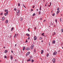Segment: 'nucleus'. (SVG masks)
Returning <instances> with one entry per match:
<instances>
[{"instance_id":"nucleus-17","label":"nucleus","mask_w":63,"mask_h":63,"mask_svg":"<svg viewBox=\"0 0 63 63\" xmlns=\"http://www.w3.org/2000/svg\"><path fill=\"white\" fill-rule=\"evenodd\" d=\"M26 35H27V36H28L29 37V34L28 33L26 34Z\"/></svg>"},{"instance_id":"nucleus-34","label":"nucleus","mask_w":63,"mask_h":63,"mask_svg":"<svg viewBox=\"0 0 63 63\" xmlns=\"http://www.w3.org/2000/svg\"><path fill=\"white\" fill-rule=\"evenodd\" d=\"M60 20L61 22V18H60Z\"/></svg>"},{"instance_id":"nucleus-57","label":"nucleus","mask_w":63,"mask_h":63,"mask_svg":"<svg viewBox=\"0 0 63 63\" xmlns=\"http://www.w3.org/2000/svg\"><path fill=\"white\" fill-rule=\"evenodd\" d=\"M35 30H36V27L35 28H34Z\"/></svg>"},{"instance_id":"nucleus-42","label":"nucleus","mask_w":63,"mask_h":63,"mask_svg":"<svg viewBox=\"0 0 63 63\" xmlns=\"http://www.w3.org/2000/svg\"><path fill=\"white\" fill-rule=\"evenodd\" d=\"M27 42H28L27 41V40H26V42H25L26 43H27Z\"/></svg>"},{"instance_id":"nucleus-22","label":"nucleus","mask_w":63,"mask_h":63,"mask_svg":"<svg viewBox=\"0 0 63 63\" xmlns=\"http://www.w3.org/2000/svg\"><path fill=\"white\" fill-rule=\"evenodd\" d=\"M36 14H35V13H34L33 15H32V16H34Z\"/></svg>"},{"instance_id":"nucleus-59","label":"nucleus","mask_w":63,"mask_h":63,"mask_svg":"<svg viewBox=\"0 0 63 63\" xmlns=\"http://www.w3.org/2000/svg\"><path fill=\"white\" fill-rule=\"evenodd\" d=\"M15 47L16 46V44H15Z\"/></svg>"},{"instance_id":"nucleus-20","label":"nucleus","mask_w":63,"mask_h":63,"mask_svg":"<svg viewBox=\"0 0 63 63\" xmlns=\"http://www.w3.org/2000/svg\"><path fill=\"white\" fill-rule=\"evenodd\" d=\"M39 15H40V14H41V11H39Z\"/></svg>"},{"instance_id":"nucleus-28","label":"nucleus","mask_w":63,"mask_h":63,"mask_svg":"<svg viewBox=\"0 0 63 63\" xmlns=\"http://www.w3.org/2000/svg\"><path fill=\"white\" fill-rule=\"evenodd\" d=\"M61 31L62 32H63V29H61Z\"/></svg>"},{"instance_id":"nucleus-10","label":"nucleus","mask_w":63,"mask_h":63,"mask_svg":"<svg viewBox=\"0 0 63 63\" xmlns=\"http://www.w3.org/2000/svg\"><path fill=\"white\" fill-rule=\"evenodd\" d=\"M5 22L6 23H8V20H7L5 21Z\"/></svg>"},{"instance_id":"nucleus-2","label":"nucleus","mask_w":63,"mask_h":63,"mask_svg":"<svg viewBox=\"0 0 63 63\" xmlns=\"http://www.w3.org/2000/svg\"><path fill=\"white\" fill-rule=\"evenodd\" d=\"M5 12H6V14H8V10L5 9Z\"/></svg>"},{"instance_id":"nucleus-8","label":"nucleus","mask_w":63,"mask_h":63,"mask_svg":"<svg viewBox=\"0 0 63 63\" xmlns=\"http://www.w3.org/2000/svg\"><path fill=\"white\" fill-rule=\"evenodd\" d=\"M53 44H55V41L54 40L52 41Z\"/></svg>"},{"instance_id":"nucleus-21","label":"nucleus","mask_w":63,"mask_h":63,"mask_svg":"<svg viewBox=\"0 0 63 63\" xmlns=\"http://www.w3.org/2000/svg\"><path fill=\"white\" fill-rule=\"evenodd\" d=\"M48 55H49V54L48 53L47 55V57H48Z\"/></svg>"},{"instance_id":"nucleus-50","label":"nucleus","mask_w":63,"mask_h":63,"mask_svg":"<svg viewBox=\"0 0 63 63\" xmlns=\"http://www.w3.org/2000/svg\"><path fill=\"white\" fill-rule=\"evenodd\" d=\"M11 36L10 35V37H9V38H11Z\"/></svg>"},{"instance_id":"nucleus-38","label":"nucleus","mask_w":63,"mask_h":63,"mask_svg":"<svg viewBox=\"0 0 63 63\" xmlns=\"http://www.w3.org/2000/svg\"><path fill=\"white\" fill-rule=\"evenodd\" d=\"M28 40H30V37H28Z\"/></svg>"},{"instance_id":"nucleus-14","label":"nucleus","mask_w":63,"mask_h":63,"mask_svg":"<svg viewBox=\"0 0 63 63\" xmlns=\"http://www.w3.org/2000/svg\"><path fill=\"white\" fill-rule=\"evenodd\" d=\"M8 52V51L7 50H5L4 51V53H7Z\"/></svg>"},{"instance_id":"nucleus-46","label":"nucleus","mask_w":63,"mask_h":63,"mask_svg":"<svg viewBox=\"0 0 63 63\" xmlns=\"http://www.w3.org/2000/svg\"><path fill=\"white\" fill-rule=\"evenodd\" d=\"M34 7H35V6L34 5V6H33L32 8H34Z\"/></svg>"},{"instance_id":"nucleus-12","label":"nucleus","mask_w":63,"mask_h":63,"mask_svg":"<svg viewBox=\"0 0 63 63\" xmlns=\"http://www.w3.org/2000/svg\"><path fill=\"white\" fill-rule=\"evenodd\" d=\"M4 19H5V18H4V17H3L2 18V20H4Z\"/></svg>"},{"instance_id":"nucleus-24","label":"nucleus","mask_w":63,"mask_h":63,"mask_svg":"<svg viewBox=\"0 0 63 63\" xmlns=\"http://www.w3.org/2000/svg\"><path fill=\"white\" fill-rule=\"evenodd\" d=\"M55 22H57V20L56 19H55Z\"/></svg>"},{"instance_id":"nucleus-64","label":"nucleus","mask_w":63,"mask_h":63,"mask_svg":"<svg viewBox=\"0 0 63 63\" xmlns=\"http://www.w3.org/2000/svg\"><path fill=\"white\" fill-rule=\"evenodd\" d=\"M61 16H62V14H61Z\"/></svg>"},{"instance_id":"nucleus-45","label":"nucleus","mask_w":63,"mask_h":63,"mask_svg":"<svg viewBox=\"0 0 63 63\" xmlns=\"http://www.w3.org/2000/svg\"><path fill=\"white\" fill-rule=\"evenodd\" d=\"M54 35H55V34H56V33L55 32L54 33Z\"/></svg>"},{"instance_id":"nucleus-44","label":"nucleus","mask_w":63,"mask_h":63,"mask_svg":"<svg viewBox=\"0 0 63 63\" xmlns=\"http://www.w3.org/2000/svg\"><path fill=\"white\" fill-rule=\"evenodd\" d=\"M28 31H29V32H30V31H29V28L28 29Z\"/></svg>"},{"instance_id":"nucleus-41","label":"nucleus","mask_w":63,"mask_h":63,"mask_svg":"<svg viewBox=\"0 0 63 63\" xmlns=\"http://www.w3.org/2000/svg\"><path fill=\"white\" fill-rule=\"evenodd\" d=\"M34 51L35 52H36V50L35 49Z\"/></svg>"},{"instance_id":"nucleus-56","label":"nucleus","mask_w":63,"mask_h":63,"mask_svg":"<svg viewBox=\"0 0 63 63\" xmlns=\"http://www.w3.org/2000/svg\"><path fill=\"white\" fill-rule=\"evenodd\" d=\"M19 16V15H17V16Z\"/></svg>"},{"instance_id":"nucleus-15","label":"nucleus","mask_w":63,"mask_h":63,"mask_svg":"<svg viewBox=\"0 0 63 63\" xmlns=\"http://www.w3.org/2000/svg\"><path fill=\"white\" fill-rule=\"evenodd\" d=\"M8 15V14H7V13H4V16H6L7 15Z\"/></svg>"},{"instance_id":"nucleus-36","label":"nucleus","mask_w":63,"mask_h":63,"mask_svg":"<svg viewBox=\"0 0 63 63\" xmlns=\"http://www.w3.org/2000/svg\"><path fill=\"white\" fill-rule=\"evenodd\" d=\"M42 39V37H40L39 38V40H41V39Z\"/></svg>"},{"instance_id":"nucleus-25","label":"nucleus","mask_w":63,"mask_h":63,"mask_svg":"<svg viewBox=\"0 0 63 63\" xmlns=\"http://www.w3.org/2000/svg\"><path fill=\"white\" fill-rule=\"evenodd\" d=\"M14 29V28H13L11 29V31H13V30Z\"/></svg>"},{"instance_id":"nucleus-9","label":"nucleus","mask_w":63,"mask_h":63,"mask_svg":"<svg viewBox=\"0 0 63 63\" xmlns=\"http://www.w3.org/2000/svg\"><path fill=\"white\" fill-rule=\"evenodd\" d=\"M25 49V47H23V50H24Z\"/></svg>"},{"instance_id":"nucleus-13","label":"nucleus","mask_w":63,"mask_h":63,"mask_svg":"<svg viewBox=\"0 0 63 63\" xmlns=\"http://www.w3.org/2000/svg\"><path fill=\"white\" fill-rule=\"evenodd\" d=\"M26 50H29V48H26Z\"/></svg>"},{"instance_id":"nucleus-61","label":"nucleus","mask_w":63,"mask_h":63,"mask_svg":"<svg viewBox=\"0 0 63 63\" xmlns=\"http://www.w3.org/2000/svg\"><path fill=\"white\" fill-rule=\"evenodd\" d=\"M4 48H5V47H3Z\"/></svg>"},{"instance_id":"nucleus-32","label":"nucleus","mask_w":63,"mask_h":63,"mask_svg":"<svg viewBox=\"0 0 63 63\" xmlns=\"http://www.w3.org/2000/svg\"><path fill=\"white\" fill-rule=\"evenodd\" d=\"M18 6H20V3H19L18 4Z\"/></svg>"},{"instance_id":"nucleus-27","label":"nucleus","mask_w":63,"mask_h":63,"mask_svg":"<svg viewBox=\"0 0 63 63\" xmlns=\"http://www.w3.org/2000/svg\"><path fill=\"white\" fill-rule=\"evenodd\" d=\"M23 7H25V8H26V7L24 6V4H23Z\"/></svg>"},{"instance_id":"nucleus-6","label":"nucleus","mask_w":63,"mask_h":63,"mask_svg":"<svg viewBox=\"0 0 63 63\" xmlns=\"http://www.w3.org/2000/svg\"><path fill=\"white\" fill-rule=\"evenodd\" d=\"M29 54H30V52H28L26 54V56H27Z\"/></svg>"},{"instance_id":"nucleus-33","label":"nucleus","mask_w":63,"mask_h":63,"mask_svg":"<svg viewBox=\"0 0 63 63\" xmlns=\"http://www.w3.org/2000/svg\"><path fill=\"white\" fill-rule=\"evenodd\" d=\"M59 8H57V10H58V11H59Z\"/></svg>"},{"instance_id":"nucleus-29","label":"nucleus","mask_w":63,"mask_h":63,"mask_svg":"<svg viewBox=\"0 0 63 63\" xmlns=\"http://www.w3.org/2000/svg\"><path fill=\"white\" fill-rule=\"evenodd\" d=\"M40 11H41V6H40Z\"/></svg>"},{"instance_id":"nucleus-62","label":"nucleus","mask_w":63,"mask_h":63,"mask_svg":"<svg viewBox=\"0 0 63 63\" xmlns=\"http://www.w3.org/2000/svg\"><path fill=\"white\" fill-rule=\"evenodd\" d=\"M51 5H48V6L49 7Z\"/></svg>"},{"instance_id":"nucleus-11","label":"nucleus","mask_w":63,"mask_h":63,"mask_svg":"<svg viewBox=\"0 0 63 63\" xmlns=\"http://www.w3.org/2000/svg\"><path fill=\"white\" fill-rule=\"evenodd\" d=\"M41 54H42V53H43V52H44V51L43 50H41Z\"/></svg>"},{"instance_id":"nucleus-63","label":"nucleus","mask_w":63,"mask_h":63,"mask_svg":"<svg viewBox=\"0 0 63 63\" xmlns=\"http://www.w3.org/2000/svg\"><path fill=\"white\" fill-rule=\"evenodd\" d=\"M42 42H43V40L42 41Z\"/></svg>"},{"instance_id":"nucleus-23","label":"nucleus","mask_w":63,"mask_h":63,"mask_svg":"<svg viewBox=\"0 0 63 63\" xmlns=\"http://www.w3.org/2000/svg\"><path fill=\"white\" fill-rule=\"evenodd\" d=\"M55 16V14L53 13L52 14V16Z\"/></svg>"},{"instance_id":"nucleus-51","label":"nucleus","mask_w":63,"mask_h":63,"mask_svg":"<svg viewBox=\"0 0 63 63\" xmlns=\"http://www.w3.org/2000/svg\"><path fill=\"white\" fill-rule=\"evenodd\" d=\"M15 61H17V60L16 59V60H15Z\"/></svg>"},{"instance_id":"nucleus-7","label":"nucleus","mask_w":63,"mask_h":63,"mask_svg":"<svg viewBox=\"0 0 63 63\" xmlns=\"http://www.w3.org/2000/svg\"><path fill=\"white\" fill-rule=\"evenodd\" d=\"M55 61V58H54L52 60V62H53V63H54Z\"/></svg>"},{"instance_id":"nucleus-43","label":"nucleus","mask_w":63,"mask_h":63,"mask_svg":"<svg viewBox=\"0 0 63 63\" xmlns=\"http://www.w3.org/2000/svg\"><path fill=\"white\" fill-rule=\"evenodd\" d=\"M6 57H7V56H5V58H6Z\"/></svg>"},{"instance_id":"nucleus-40","label":"nucleus","mask_w":63,"mask_h":63,"mask_svg":"<svg viewBox=\"0 0 63 63\" xmlns=\"http://www.w3.org/2000/svg\"><path fill=\"white\" fill-rule=\"evenodd\" d=\"M17 12H19V10H17Z\"/></svg>"},{"instance_id":"nucleus-48","label":"nucleus","mask_w":63,"mask_h":63,"mask_svg":"<svg viewBox=\"0 0 63 63\" xmlns=\"http://www.w3.org/2000/svg\"><path fill=\"white\" fill-rule=\"evenodd\" d=\"M44 22H45V21H46V20H44V21H43Z\"/></svg>"},{"instance_id":"nucleus-3","label":"nucleus","mask_w":63,"mask_h":63,"mask_svg":"<svg viewBox=\"0 0 63 63\" xmlns=\"http://www.w3.org/2000/svg\"><path fill=\"white\" fill-rule=\"evenodd\" d=\"M31 61V58H29L27 60L28 62V61Z\"/></svg>"},{"instance_id":"nucleus-37","label":"nucleus","mask_w":63,"mask_h":63,"mask_svg":"<svg viewBox=\"0 0 63 63\" xmlns=\"http://www.w3.org/2000/svg\"><path fill=\"white\" fill-rule=\"evenodd\" d=\"M50 6H51V2H50Z\"/></svg>"},{"instance_id":"nucleus-60","label":"nucleus","mask_w":63,"mask_h":63,"mask_svg":"<svg viewBox=\"0 0 63 63\" xmlns=\"http://www.w3.org/2000/svg\"><path fill=\"white\" fill-rule=\"evenodd\" d=\"M45 6H47V4H46L45 5Z\"/></svg>"},{"instance_id":"nucleus-30","label":"nucleus","mask_w":63,"mask_h":63,"mask_svg":"<svg viewBox=\"0 0 63 63\" xmlns=\"http://www.w3.org/2000/svg\"><path fill=\"white\" fill-rule=\"evenodd\" d=\"M30 57L31 58H32V57H33L32 56H30Z\"/></svg>"},{"instance_id":"nucleus-1","label":"nucleus","mask_w":63,"mask_h":63,"mask_svg":"<svg viewBox=\"0 0 63 63\" xmlns=\"http://www.w3.org/2000/svg\"><path fill=\"white\" fill-rule=\"evenodd\" d=\"M34 39L35 41H36L37 40V37L35 36L34 37Z\"/></svg>"},{"instance_id":"nucleus-39","label":"nucleus","mask_w":63,"mask_h":63,"mask_svg":"<svg viewBox=\"0 0 63 63\" xmlns=\"http://www.w3.org/2000/svg\"><path fill=\"white\" fill-rule=\"evenodd\" d=\"M44 33H42V35H44Z\"/></svg>"},{"instance_id":"nucleus-35","label":"nucleus","mask_w":63,"mask_h":63,"mask_svg":"<svg viewBox=\"0 0 63 63\" xmlns=\"http://www.w3.org/2000/svg\"><path fill=\"white\" fill-rule=\"evenodd\" d=\"M2 15H3V13H1L0 14V16H2Z\"/></svg>"},{"instance_id":"nucleus-52","label":"nucleus","mask_w":63,"mask_h":63,"mask_svg":"<svg viewBox=\"0 0 63 63\" xmlns=\"http://www.w3.org/2000/svg\"><path fill=\"white\" fill-rule=\"evenodd\" d=\"M16 35H15L14 36V37H15V38H16Z\"/></svg>"},{"instance_id":"nucleus-5","label":"nucleus","mask_w":63,"mask_h":63,"mask_svg":"<svg viewBox=\"0 0 63 63\" xmlns=\"http://www.w3.org/2000/svg\"><path fill=\"white\" fill-rule=\"evenodd\" d=\"M33 47H34V45H32V46L31 47V49H33Z\"/></svg>"},{"instance_id":"nucleus-54","label":"nucleus","mask_w":63,"mask_h":63,"mask_svg":"<svg viewBox=\"0 0 63 63\" xmlns=\"http://www.w3.org/2000/svg\"><path fill=\"white\" fill-rule=\"evenodd\" d=\"M11 52L12 53H13V51H12V50L11 51Z\"/></svg>"},{"instance_id":"nucleus-53","label":"nucleus","mask_w":63,"mask_h":63,"mask_svg":"<svg viewBox=\"0 0 63 63\" xmlns=\"http://www.w3.org/2000/svg\"><path fill=\"white\" fill-rule=\"evenodd\" d=\"M49 45H50V42H49Z\"/></svg>"},{"instance_id":"nucleus-47","label":"nucleus","mask_w":63,"mask_h":63,"mask_svg":"<svg viewBox=\"0 0 63 63\" xmlns=\"http://www.w3.org/2000/svg\"><path fill=\"white\" fill-rule=\"evenodd\" d=\"M31 10L32 11H33V10L31 9Z\"/></svg>"},{"instance_id":"nucleus-4","label":"nucleus","mask_w":63,"mask_h":63,"mask_svg":"<svg viewBox=\"0 0 63 63\" xmlns=\"http://www.w3.org/2000/svg\"><path fill=\"white\" fill-rule=\"evenodd\" d=\"M57 53V52L55 51L54 52V53H53V54L54 55H56V54Z\"/></svg>"},{"instance_id":"nucleus-16","label":"nucleus","mask_w":63,"mask_h":63,"mask_svg":"<svg viewBox=\"0 0 63 63\" xmlns=\"http://www.w3.org/2000/svg\"><path fill=\"white\" fill-rule=\"evenodd\" d=\"M59 13V11H58L57 12V14H58Z\"/></svg>"},{"instance_id":"nucleus-26","label":"nucleus","mask_w":63,"mask_h":63,"mask_svg":"<svg viewBox=\"0 0 63 63\" xmlns=\"http://www.w3.org/2000/svg\"><path fill=\"white\" fill-rule=\"evenodd\" d=\"M33 62H34V60L32 59V63Z\"/></svg>"},{"instance_id":"nucleus-19","label":"nucleus","mask_w":63,"mask_h":63,"mask_svg":"<svg viewBox=\"0 0 63 63\" xmlns=\"http://www.w3.org/2000/svg\"><path fill=\"white\" fill-rule=\"evenodd\" d=\"M12 57H13V56H12V55H11L10 56V58H11V59H12Z\"/></svg>"},{"instance_id":"nucleus-58","label":"nucleus","mask_w":63,"mask_h":63,"mask_svg":"<svg viewBox=\"0 0 63 63\" xmlns=\"http://www.w3.org/2000/svg\"><path fill=\"white\" fill-rule=\"evenodd\" d=\"M36 11H38V9H36Z\"/></svg>"},{"instance_id":"nucleus-31","label":"nucleus","mask_w":63,"mask_h":63,"mask_svg":"<svg viewBox=\"0 0 63 63\" xmlns=\"http://www.w3.org/2000/svg\"><path fill=\"white\" fill-rule=\"evenodd\" d=\"M14 10L15 11H16L17 10H16V8H15L14 9Z\"/></svg>"},{"instance_id":"nucleus-55","label":"nucleus","mask_w":63,"mask_h":63,"mask_svg":"<svg viewBox=\"0 0 63 63\" xmlns=\"http://www.w3.org/2000/svg\"><path fill=\"white\" fill-rule=\"evenodd\" d=\"M17 15H19V14H18V13H17Z\"/></svg>"},{"instance_id":"nucleus-49","label":"nucleus","mask_w":63,"mask_h":63,"mask_svg":"<svg viewBox=\"0 0 63 63\" xmlns=\"http://www.w3.org/2000/svg\"><path fill=\"white\" fill-rule=\"evenodd\" d=\"M18 13H19V12H17L16 13L17 14H18Z\"/></svg>"},{"instance_id":"nucleus-18","label":"nucleus","mask_w":63,"mask_h":63,"mask_svg":"<svg viewBox=\"0 0 63 63\" xmlns=\"http://www.w3.org/2000/svg\"><path fill=\"white\" fill-rule=\"evenodd\" d=\"M22 18L21 17L20 18V21H22Z\"/></svg>"}]
</instances>
